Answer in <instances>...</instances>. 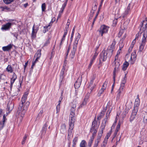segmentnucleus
<instances>
[{
    "label": "nucleus",
    "mask_w": 147,
    "mask_h": 147,
    "mask_svg": "<svg viewBox=\"0 0 147 147\" xmlns=\"http://www.w3.org/2000/svg\"><path fill=\"white\" fill-rule=\"evenodd\" d=\"M28 136V135L27 134H25V136L23 139V140L22 142V144H24L25 143V141L27 137Z\"/></svg>",
    "instance_id": "nucleus-42"
},
{
    "label": "nucleus",
    "mask_w": 147,
    "mask_h": 147,
    "mask_svg": "<svg viewBox=\"0 0 147 147\" xmlns=\"http://www.w3.org/2000/svg\"><path fill=\"white\" fill-rule=\"evenodd\" d=\"M75 121V119H70L69 124V128L68 129V136H70L71 134L72 130L74 128Z\"/></svg>",
    "instance_id": "nucleus-6"
},
{
    "label": "nucleus",
    "mask_w": 147,
    "mask_h": 147,
    "mask_svg": "<svg viewBox=\"0 0 147 147\" xmlns=\"http://www.w3.org/2000/svg\"><path fill=\"white\" fill-rule=\"evenodd\" d=\"M93 140L94 139H93L92 138H90V139L89 140L88 143V146L89 147H91L92 144Z\"/></svg>",
    "instance_id": "nucleus-36"
},
{
    "label": "nucleus",
    "mask_w": 147,
    "mask_h": 147,
    "mask_svg": "<svg viewBox=\"0 0 147 147\" xmlns=\"http://www.w3.org/2000/svg\"><path fill=\"white\" fill-rule=\"evenodd\" d=\"M78 42L77 40L75 41L74 45L73 46V50L76 51V50L77 46L78 44Z\"/></svg>",
    "instance_id": "nucleus-30"
},
{
    "label": "nucleus",
    "mask_w": 147,
    "mask_h": 147,
    "mask_svg": "<svg viewBox=\"0 0 147 147\" xmlns=\"http://www.w3.org/2000/svg\"><path fill=\"white\" fill-rule=\"evenodd\" d=\"M109 27L107 26L104 25L102 26L97 31L98 32L101 36H102L103 34L106 33L107 32Z\"/></svg>",
    "instance_id": "nucleus-5"
},
{
    "label": "nucleus",
    "mask_w": 147,
    "mask_h": 147,
    "mask_svg": "<svg viewBox=\"0 0 147 147\" xmlns=\"http://www.w3.org/2000/svg\"><path fill=\"white\" fill-rule=\"evenodd\" d=\"M102 63L101 62V61L100 60H99V63L97 65V66L98 67V69H99L100 67L102 66Z\"/></svg>",
    "instance_id": "nucleus-51"
},
{
    "label": "nucleus",
    "mask_w": 147,
    "mask_h": 147,
    "mask_svg": "<svg viewBox=\"0 0 147 147\" xmlns=\"http://www.w3.org/2000/svg\"><path fill=\"white\" fill-rule=\"evenodd\" d=\"M119 70L114 69L113 74V84L112 86V88L113 89L114 87V85L115 81V76L116 71H117Z\"/></svg>",
    "instance_id": "nucleus-23"
},
{
    "label": "nucleus",
    "mask_w": 147,
    "mask_h": 147,
    "mask_svg": "<svg viewBox=\"0 0 147 147\" xmlns=\"http://www.w3.org/2000/svg\"><path fill=\"white\" fill-rule=\"evenodd\" d=\"M107 141L108 139H106V138H105L104 141L103 142V143H104L103 145L104 146H105L106 145V144L107 142Z\"/></svg>",
    "instance_id": "nucleus-58"
},
{
    "label": "nucleus",
    "mask_w": 147,
    "mask_h": 147,
    "mask_svg": "<svg viewBox=\"0 0 147 147\" xmlns=\"http://www.w3.org/2000/svg\"><path fill=\"white\" fill-rule=\"evenodd\" d=\"M65 71V67H64V65L63 66V68L61 70V71L60 76V78L61 82L62 81L64 77V74Z\"/></svg>",
    "instance_id": "nucleus-15"
},
{
    "label": "nucleus",
    "mask_w": 147,
    "mask_h": 147,
    "mask_svg": "<svg viewBox=\"0 0 147 147\" xmlns=\"http://www.w3.org/2000/svg\"><path fill=\"white\" fill-rule=\"evenodd\" d=\"M76 102H73L72 103L71 107L70 109V113L69 117L71 119H75L76 116L74 111H75V108L76 107Z\"/></svg>",
    "instance_id": "nucleus-2"
},
{
    "label": "nucleus",
    "mask_w": 147,
    "mask_h": 147,
    "mask_svg": "<svg viewBox=\"0 0 147 147\" xmlns=\"http://www.w3.org/2000/svg\"><path fill=\"white\" fill-rule=\"evenodd\" d=\"M109 52L108 51L103 50L100 54L99 60H100L101 61H105L107 58L108 54H109L108 56L110 57L109 55Z\"/></svg>",
    "instance_id": "nucleus-4"
},
{
    "label": "nucleus",
    "mask_w": 147,
    "mask_h": 147,
    "mask_svg": "<svg viewBox=\"0 0 147 147\" xmlns=\"http://www.w3.org/2000/svg\"><path fill=\"white\" fill-rule=\"evenodd\" d=\"M12 34L13 35V36L15 37L16 39H18V34L16 33H12Z\"/></svg>",
    "instance_id": "nucleus-63"
},
{
    "label": "nucleus",
    "mask_w": 147,
    "mask_h": 147,
    "mask_svg": "<svg viewBox=\"0 0 147 147\" xmlns=\"http://www.w3.org/2000/svg\"><path fill=\"white\" fill-rule=\"evenodd\" d=\"M49 43V40H47L44 43L43 46L45 47L47 46Z\"/></svg>",
    "instance_id": "nucleus-57"
},
{
    "label": "nucleus",
    "mask_w": 147,
    "mask_h": 147,
    "mask_svg": "<svg viewBox=\"0 0 147 147\" xmlns=\"http://www.w3.org/2000/svg\"><path fill=\"white\" fill-rule=\"evenodd\" d=\"M47 123H45L41 131V137L42 138L43 136L45 134L47 129Z\"/></svg>",
    "instance_id": "nucleus-17"
},
{
    "label": "nucleus",
    "mask_w": 147,
    "mask_h": 147,
    "mask_svg": "<svg viewBox=\"0 0 147 147\" xmlns=\"http://www.w3.org/2000/svg\"><path fill=\"white\" fill-rule=\"evenodd\" d=\"M107 83V82L105 81L103 83L102 88L105 90L106 88Z\"/></svg>",
    "instance_id": "nucleus-45"
},
{
    "label": "nucleus",
    "mask_w": 147,
    "mask_h": 147,
    "mask_svg": "<svg viewBox=\"0 0 147 147\" xmlns=\"http://www.w3.org/2000/svg\"><path fill=\"white\" fill-rule=\"evenodd\" d=\"M121 48L120 47L119 50L117 51V53L116 55L115 56V60L113 62L114 65H115V67L114 69L115 70H119V67L120 65L119 61L118 60V55H119L120 53V51H121Z\"/></svg>",
    "instance_id": "nucleus-3"
},
{
    "label": "nucleus",
    "mask_w": 147,
    "mask_h": 147,
    "mask_svg": "<svg viewBox=\"0 0 147 147\" xmlns=\"http://www.w3.org/2000/svg\"><path fill=\"white\" fill-rule=\"evenodd\" d=\"M129 65V63L127 61H125L123 63L122 69L124 71L127 69Z\"/></svg>",
    "instance_id": "nucleus-24"
},
{
    "label": "nucleus",
    "mask_w": 147,
    "mask_h": 147,
    "mask_svg": "<svg viewBox=\"0 0 147 147\" xmlns=\"http://www.w3.org/2000/svg\"><path fill=\"white\" fill-rule=\"evenodd\" d=\"M123 30H120L118 34V36L119 37H120L121 35H122L123 33Z\"/></svg>",
    "instance_id": "nucleus-53"
},
{
    "label": "nucleus",
    "mask_w": 147,
    "mask_h": 147,
    "mask_svg": "<svg viewBox=\"0 0 147 147\" xmlns=\"http://www.w3.org/2000/svg\"><path fill=\"white\" fill-rule=\"evenodd\" d=\"M27 96V95L26 94L23 95L21 99V101L22 102L20 104L18 107V109L17 111V113H18L19 115H20L21 117H23L25 114L27 108L30 104V102L28 101L26 103V106L25 107V105L24 106V104L26 102Z\"/></svg>",
    "instance_id": "nucleus-1"
},
{
    "label": "nucleus",
    "mask_w": 147,
    "mask_h": 147,
    "mask_svg": "<svg viewBox=\"0 0 147 147\" xmlns=\"http://www.w3.org/2000/svg\"><path fill=\"white\" fill-rule=\"evenodd\" d=\"M130 3H129L127 7V9L125 11L124 13L125 15H126L128 13L129 11L130 10Z\"/></svg>",
    "instance_id": "nucleus-34"
},
{
    "label": "nucleus",
    "mask_w": 147,
    "mask_h": 147,
    "mask_svg": "<svg viewBox=\"0 0 147 147\" xmlns=\"http://www.w3.org/2000/svg\"><path fill=\"white\" fill-rule=\"evenodd\" d=\"M103 90L101 88V89L99 91L97 95L98 96H100L101 94L102 93L104 90Z\"/></svg>",
    "instance_id": "nucleus-49"
},
{
    "label": "nucleus",
    "mask_w": 147,
    "mask_h": 147,
    "mask_svg": "<svg viewBox=\"0 0 147 147\" xmlns=\"http://www.w3.org/2000/svg\"><path fill=\"white\" fill-rule=\"evenodd\" d=\"M136 51H134L133 52L131 55V63L133 64L134 63V61L136 60Z\"/></svg>",
    "instance_id": "nucleus-14"
},
{
    "label": "nucleus",
    "mask_w": 147,
    "mask_h": 147,
    "mask_svg": "<svg viewBox=\"0 0 147 147\" xmlns=\"http://www.w3.org/2000/svg\"><path fill=\"white\" fill-rule=\"evenodd\" d=\"M16 79H11V85L10 86V90L11 91L12 88V86L13 83H14V81L16 80Z\"/></svg>",
    "instance_id": "nucleus-38"
},
{
    "label": "nucleus",
    "mask_w": 147,
    "mask_h": 147,
    "mask_svg": "<svg viewBox=\"0 0 147 147\" xmlns=\"http://www.w3.org/2000/svg\"><path fill=\"white\" fill-rule=\"evenodd\" d=\"M138 107L137 105H136L134 107V109L132 111V113L130 117V120L131 122L133 121L135 118L136 115L137 113L138 110Z\"/></svg>",
    "instance_id": "nucleus-7"
},
{
    "label": "nucleus",
    "mask_w": 147,
    "mask_h": 147,
    "mask_svg": "<svg viewBox=\"0 0 147 147\" xmlns=\"http://www.w3.org/2000/svg\"><path fill=\"white\" fill-rule=\"evenodd\" d=\"M87 144L86 142V141L84 140H83L82 141L80 144V147H86V145Z\"/></svg>",
    "instance_id": "nucleus-27"
},
{
    "label": "nucleus",
    "mask_w": 147,
    "mask_h": 147,
    "mask_svg": "<svg viewBox=\"0 0 147 147\" xmlns=\"http://www.w3.org/2000/svg\"><path fill=\"white\" fill-rule=\"evenodd\" d=\"M106 122L107 119H104L100 127V131H99L100 132L99 133H101V134H103V130L105 129V126L106 125Z\"/></svg>",
    "instance_id": "nucleus-12"
},
{
    "label": "nucleus",
    "mask_w": 147,
    "mask_h": 147,
    "mask_svg": "<svg viewBox=\"0 0 147 147\" xmlns=\"http://www.w3.org/2000/svg\"><path fill=\"white\" fill-rule=\"evenodd\" d=\"M97 55L98 54L97 53H95L93 56V57L92 59L91 60L94 61L96 58V56H97Z\"/></svg>",
    "instance_id": "nucleus-55"
},
{
    "label": "nucleus",
    "mask_w": 147,
    "mask_h": 147,
    "mask_svg": "<svg viewBox=\"0 0 147 147\" xmlns=\"http://www.w3.org/2000/svg\"><path fill=\"white\" fill-rule=\"evenodd\" d=\"M92 124L96 125L97 124V122L96 121V118H95L94 119L92 122Z\"/></svg>",
    "instance_id": "nucleus-64"
},
{
    "label": "nucleus",
    "mask_w": 147,
    "mask_h": 147,
    "mask_svg": "<svg viewBox=\"0 0 147 147\" xmlns=\"http://www.w3.org/2000/svg\"><path fill=\"white\" fill-rule=\"evenodd\" d=\"M19 91L20 90L18 88H16L13 92L12 96H17L18 94Z\"/></svg>",
    "instance_id": "nucleus-25"
},
{
    "label": "nucleus",
    "mask_w": 147,
    "mask_h": 147,
    "mask_svg": "<svg viewBox=\"0 0 147 147\" xmlns=\"http://www.w3.org/2000/svg\"><path fill=\"white\" fill-rule=\"evenodd\" d=\"M140 29H142V31H144L142 39H144V41H146V39L147 40V23L145 25L144 27H142Z\"/></svg>",
    "instance_id": "nucleus-8"
},
{
    "label": "nucleus",
    "mask_w": 147,
    "mask_h": 147,
    "mask_svg": "<svg viewBox=\"0 0 147 147\" xmlns=\"http://www.w3.org/2000/svg\"><path fill=\"white\" fill-rule=\"evenodd\" d=\"M6 79V76L2 74H0V82L1 80H5Z\"/></svg>",
    "instance_id": "nucleus-33"
},
{
    "label": "nucleus",
    "mask_w": 147,
    "mask_h": 147,
    "mask_svg": "<svg viewBox=\"0 0 147 147\" xmlns=\"http://www.w3.org/2000/svg\"><path fill=\"white\" fill-rule=\"evenodd\" d=\"M75 28H76V26H74L73 28V29L72 31V33H71V38H70V40H71V42L72 41V39H73V37L74 34V31H75Z\"/></svg>",
    "instance_id": "nucleus-40"
},
{
    "label": "nucleus",
    "mask_w": 147,
    "mask_h": 147,
    "mask_svg": "<svg viewBox=\"0 0 147 147\" xmlns=\"http://www.w3.org/2000/svg\"><path fill=\"white\" fill-rule=\"evenodd\" d=\"M81 35L79 33H78V35L77 36L75 41L77 40V41L78 42V40H79L80 38Z\"/></svg>",
    "instance_id": "nucleus-52"
},
{
    "label": "nucleus",
    "mask_w": 147,
    "mask_h": 147,
    "mask_svg": "<svg viewBox=\"0 0 147 147\" xmlns=\"http://www.w3.org/2000/svg\"><path fill=\"white\" fill-rule=\"evenodd\" d=\"M121 125V123L120 121L118 123L117 125V126L116 129H119Z\"/></svg>",
    "instance_id": "nucleus-62"
},
{
    "label": "nucleus",
    "mask_w": 147,
    "mask_h": 147,
    "mask_svg": "<svg viewBox=\"0 0 147 147\" xmlns=\"http://www.w3.org/2000/svg\"><path fill=\"white\" fill-rule=\"evenodd\" d=\"M3 8L4 9H6L7 10H11V11H14L15 9V8L14 7H13V8L11 9L10 8V7H8L6 6H5V7H3Z\"/></svg>",
    "instance_id": "nucleus-41"
},
{
    "label": "nucleus",
    "mask_w": 147,
    "mask_h": 147,
    "mask_svg": "<svg viewBox=\"0 0 147 147\" xmlns=\"http://www.w3.org/2000/svg\"><path fill=\"white\" fill-rule=\"evenodd\" d=\"M126 74H125V76L123 78V79L122 80V81L121 83H123L125 84L126 82Z\"/></svg>",
    "instance_id": "nucleus-50"
},
{
    "label": "nucleus",
    "mask_w": 147,
    "mask_h": 147,
    "mask_svg": "<svg viewBox=\"0 0 147 147\" xmlns=\"http://www.w3.org/2000/svg\"><path fill=\"white\" fill-rule=\"evenodd\" d=\"M140 103V100L139 98V95H137V98L135 102V104L137 105H139Z\"/></svg>",
    "instance_id": "nucleus-39"
},
{
    "label": "nucleus",
    "mask_w": 147,
    "mask_h": 147,
    "mask_svg": "<svg viewBox=\"0 0 147 147\" xmlns=\"http://www.w3.org/2000/svg\"><path fill=\"white\" fill-rule=\"evenodd\" d=\"M51 22L52 23L53 22H52V21H51L49 25H46L45 26H44V28L47 29V28H48L52 24H51Z\"/></svg>",
    "instance_id": "nucleus-59"
},
{
    "label": "nucleus",
    "mask_w": 147,
    "mask_h": 147,
    "mask_svg": "<svg viewBox=\"0 0 147 147\" xmlns=\"http://www.w3.org/2000/svg\"><path fill=\"white\" fill-rule=\"evenodd\" d=\"M93 131L92 133V136L90 138H92L93 139H94V138L97 132V130H94Z\"/></svg>",
    "instance_id": "nucleus-47"
},
{
    "label": "nucleus",
    "mask_w": 147,
    "mask_h": 147,
    "mask_svg": "<svg viewBox=\"0 0 147 147\" xmlns=\"http://www.w3.org/2000/svg\"><path fill=\"white\" fill-rule=\"evenodd\" d=\"M87 100V99H86V98H85L82 104L79 106L78 108H80L82 107L83 106L85 105L86 104Z\"/></svg>",
    "instance_id": "nucleus-28"
},
{
    "label": "nucleus",
    "mask_w": 147,
    "mask_h": 147,
    "mask_svg": "<svg viewBox=\"0 0 147 147\" xmlns=\"http://www.w3.org/2000/svg\"><path fill=\"white\" fill-rule=\"evenodd\" d=\"M146 41H144V39H142L141 43L140 46L139 51H142L143 50L144 46L145 45Z\"/></svg>",
    "instance_id": "nucleus-22"
},
{
    "label": "nucleus",
    "mask_w": 147,
    "mask_h": 147,
    "mask_svg": "<svg viewBox=\"0 0 147 147\" xmlns=\"http://www.w3.org/2000/svg\"><path fill=\"white\" fill-rule=\"evenodd\" d=\"M93 61H93V60H91L90 63L89 64V65L88 66V68L90 69L93 63Z\"/></svg>",
    "instance_id": "nucleus-56"
},
{
    "label": "nucleus",
    "mask_w": 147,
    "mask_h": 147,
    "mask_svg": "<svg viewBox=\"0 0 147 147\" xmlns=\"http://www.w3.org/2000/svg\"><path fill=\"white\" fill-rule=\"evenodd\" d=\"M12 25L11 23L8 22L5 24L1 28V30H9L11 28Z\"/></svg>",
    "instance_id": "nucleus-11"
},
{
    "label": "nucleus",
    "mask_w": 147,
    "mask_h": 147,
    "mask_svg": "<svg viewBox=\"0 0 147 147\" xmlns=\"http://www.w3.org/2000/svg\"><path fill=\"white\" fill-rule=\"evenodd\" d=\"M6 120L7 119L5 115L4 114L3 115L2 121L0 122V130H1L4 127V123Z\"/></svg>",
    "instance_id": "nucleus-16"
},
{
    "label": "nucleus",
    "mask_w": 147,
    "mask_h": 147,
    "mask_svg": "<svg viewBox=\"0 0 147 147\" xmlns=\"http://www.w3.org/2000/svg\"><path fill=\"white\" fill-rule=\"evenodd\" d=\"M111 131H112V129H111V131L107 133V135L106 136L105 138H106V139H108L109 137L111 135Z\"/></svg>",
    "instance_id": "nucleus-48"
},
{
    "label": "nucleus",
    "mask_w": 147,
    "mask_h": 147,
    "mask_svg": "<svg viewBox=\"0 0 147 147\" xmlns=\"http://www.w3.org/2000/svg\"><path fill=\"white\" fill-rule=\"evenodd\" d=\"M142 117L143 118V121L144 123L147 122V112H144L142 114Z\"/></svg>",
    "instance_id": "nucleus-20"
},
{
    "label": "nucleus",
    "mask_w": 147,
    "mask_h": 147,
    "mask_svg": "<svg viewBox=\"0 0 147 147\" xmlns=\"http://www.w3.org/2000/svg\"><path fill=\"white\" fill-rule=\"evenodd\" d=\"M97 5L98 4L96 2H95V3L94 5V6L93 7H92L91 10H92V11H94V12L97 9Z\"/></svg>",
    "instance_id": "nucleus-37"
},
{
    "label": "nucleus",
    "mask_w": 147,
    "mask_h": 147,
    "mask_svg": "<svg viewBox=\"0 0 147 147\" xmlns=\"http://www.w3.org/2000/svg\"><path fill=\"white\" fill-rule=\"evenodd\" d=\"M81 80L78 79L74 84V87L76 89L78 88L81 84Z\"/></svg>",
    "instance_id": "nucleus-19"
},
{
    "label": "nucleus",
    "mask_w": 147,
    "mask_h": 147,
    "mask_svg": "<svg viewBox=\"0 0 147 147\" xmlns=\"http://www.w3.org/2000/svg\"><path fill=\"white\" fill-rule=\"evenodd\" d=\"M14 107V103L12 102H9L7 104V108L9 111H11Z\"/></svg>",
    "instance_id": "nucleus-21"
},
{
    "label": "nucleus",
    "mask_w": 147,
    "mask_h": 147,
    "mask_svg": "<svg viewBox=\"0 0 147 147\" xmlns=\"http://www.w3.org/2000/svg\"><path fill=\"white\" fill-rule=\"evenodd\" d=\"M41 49H38L37 51V52L35 54L34 57H36V58L34 61L36 62L38 61V60L41 57Z\"/></svg>",
    "instance_id": "nucleus-13"
},
{
    "label": "nucleus",
    "mask_w": 147,
    "mask_h": 147,
    "mask_svg": "<svg viewBox=\"0 0 147 147\" xmlns=\"http://www.w3.org/2000/svg\"><path fill=\"white\" fill-rule=\"evenodd\" d=\"M115 42L113 41L111 45L110 49L107 50V51H108L109 52V55L110 58L113 55V49H115Z\"/></svg>",
    "instance_id": "nucleus-9"
},
{
    "label": "nucleus",
    "mask_w": 147,
    "mask_h": 147,
    "mask_svg": "<svg viewBox=\"0 0 147 147\" xmlns=\"http://www.w3.org/2000/svg\"><path fill=\"white\" fill-rule=\"evenodd\" d=\"M3 2L7 4H9L13 2L14 0H3Z\"/></svg>",
    "instance_id": "nucleus-35"
},
{
    "label": "nucleus",
    "mask_w": 147,
    "mask_h": 147,
    "mask_svg": "<svg viewBox=\"0 0 147 147\" xmlns=\"http://www.w3.org/2000/svg\"><path fill=\"white\" fill-rule=\"evenodd\" d=\"M118 93L117 95V98H119L121 92L120 89H119V90L118 91Z\"/></svg>",
    "instance_id": "nucleus-54"
},
{
    "label": "nucleus",
    "mask_w": 147,
    "mask_h": 147,
    "mask_svg": "<svg viewBox=\"0 0 147 147\" xmlns=\"http://www.w3.org/2000/svg\"><path fill=\"white\" fill-rule=\"evenodd\" d=\"M61 100H59L58 102V104L57 105L56 107L57 112L56 113H57L59 111L60 109V104Z\"/></svg>",
    "instance_id": "nucleus-32"
},
{
    "label": "nucleus",
    "mask_w": 147,
    "mask_h": 147,
    "mask_svg": "<svg viewBox=\"0 0 147 147\" xmlns=\"http://www.w3.org/2000/svg\"><path fill=\"white\" fill-rule=\"evenodd\" d=\"M102 135V134L99 133L96 140L95 141V143L93 147H97L98 143L100 142V138Z\"/></svg>",
    "instance_id": "nucleus-10"
},
{
    "label": "nucleus",
    "mask_w": 147,
    "mask_h": 147,
    "mask_svg": "<svg viewBox=\"0 0 147 147\" xmlns=\"http://www.w3.org/2000/svg\"><path fill=\"white\" fill-rule=\"evenodd\" d=\"M13 45L10 44L6 46H4L2 47V49L4 51H9L12 48Z\"/></svg>",
    "instance_id": "nucleus-18"
},
{
    "label": "nucleus",
    "mask_w": 147,
    "mask_h": 147,
    "mask_svg": "<svg viewBox=\"0 0 147 147\" xmlns=\"http://www.w3.org/2000/svg\"><path fill=\"white\" fill-rule=\"evenodd\" d=\"M6 70L10 73H12L13 72V70L11 66L9 65L6 69Z\"/></svg>",
    "instance_id": "nucleus-31"
},
{
    "label": "nucleus",
    "mask_w": 147,
    "mask_h": 147,
    "mask_svg": "<svg viewBox=\"0 0 147 147\" xmlns=\"http://www.w3.org/2000/svg\"><path fill=\"white\" fill-rule=\"evenodd\" d=\"M17 75L15 74V73H13V76H12V78H11L16 79H17Z\"/></svg>",
    "instance_id": "nucleus-60"
},
{
    "label": "nucleus",
    "mask_w": 147,
    "mask_h": 147,
    "mask_svg": "<svg viewBox=\"0 0 147 147\" xmlns=\"http://www.w3.org/2000/svg\"><path fill=\"white\" fill-rule=\"evenodd\" d=\"M76 51H75L72 50L71 53L70 54V56H71V58L73 59L74 58V56L75 55V52Z\"/></svg>",
    "instance_id": "nucleus-43"
},
{
    "label": "nucleus",
    "mask_w": 147,
    "mask_h": 147,
    "mask_svg": "<svg viewBox=\"0 0 147 147\" xmlns=\"http://www.w3.org/2000/svg\"><path fill=\"white\" fill-rule=\"evenodd\" d=\"M125 83H121V86L119 89H121L122 90L123 88V87H124L125 86Z\"/></svg>",
    "instance_id": "nucleus-61"
},
{
    "label": "nucleus",
    "mask_w": 147,
    "mask_h": 147,
    "mask_svg": "<svg viewBox=\"0 0 147 147\" xmlns=\"http://www.w3.org/2000/svg\"><path fill=\"white\" fill-rule=\"evenodd\" d=\"M38 29H37V28L36 29H34V25L33 26V28H32V36L33 37H35V34L36 32L37 31V30Z\"/></svg>",
    "instance_id": "nucleus-26"
},
{
    "label": "nucleus",
    "mask_w": 147,
    "mask_h": 147,
    "mask_svg": "<svg viewBox=\"0 0 147 147\" xmlns=\"http://www.w3.org/2000/svg\"><path fill=\"white\" fill-rule=\"evenodd\" d=\"M46 9V4L45 3H43L42 5V11H44Z\"/></svg>",
    "instance_id": "nucleus-46"
},
{
    "label": "nucleus",
    "mask_w": 147,
    "mask_h": 147,
    "mask_svg": "<svg viewBox=\"0 0 147 147\" xmlns=\"http://www.w3.org/2000/svg\"><path fill=\"white\" fill-rule=\"evenodd\" d=\"M111 110H109L107 111V112L106 113V118H105V119H107H107L109 117V115L111 113Z\"/></svg>",
    "instance_id": "nucleus-44"
},
{
    "label": "nucleus",
    "mask_w": 147,
    "mask_h": 147,
    "mask_svg": "<svg viewBox=\"0 0 147 147\" xmlns=\"http://www.w3.org/2000/svg\"><path fill=\"white\" fill-rule=\"evenodd\" d=\"M78 137H75L73 140V144L72 147H75L76 143L78 142Z\"/></svg>",
    "instance_id": "nucleus-29"
}]
</instances>
